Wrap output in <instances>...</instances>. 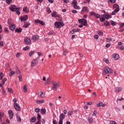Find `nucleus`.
<instances>
[{"instance_id": "nucleus-1", "label": "nucleus", "mask_w": 124, "mask_h": 124, "mask_svg": "<svg viewBox=\"0 0 124 124\" xmlns=\"http://www.w3.org/2000/svg\"><path fill=\"white\" fill-rule=\"evenodd\" d=\"M9 9L12 12H16L17 15H20V14H21L20 11H19L20 9V8L17 7L14 5H11V6L9 7Z\"/></svg>"}, {"instance_id": "nucleus-2", "label": "nucleus", "mask_w": 124, "mask_h": 124, "mask_svg": "<svg viewBox=\"0 0 124 124\" xmlns=\"http://www.w3.org/2000/svg\"><path fill=\"white\" fill-rule=\"evenodd\" d=\"M103 74V75H106V74H113V70L109 67H105L104 69Z\"/></svg>"}, {"instance_id": "nucleus-3", "label": "nucleus", "mask_w": 124, "mask_h": 124, "mask_svg": "<svg viewBox=\"0 0 124 124\" xmlns=\"http://www.w3.org/2000/svg\"><path fill=\"white\" fill-rule=\"evenodd\" d=\"M54 26H55L56 29H60V28H61V27H63V26H64V24L63 22L56 21L54 23Z\"/></svg>"}, {"instance_id": "nucleus-4", "label": "nucleus", "mask_w": 124, "mask_h": 124, "mask_svg": "<svg viewBox=\"0 0 124 124\" xmlns=\"http://www.w3.org/2000/svg\"><path fill=\"white\" fill-rule=\"evenodd\" d=\"M52 89L54 91H57V90H58V88L60 87V84H59V83L53 82L52 83Z\"/></svg>"}, {"instance_id": "nucleus-5", "label": "nucleus", "mask_w": 124, "mask_h": 124, "mask_svg": "<svg viewBox=\"0 0 124 124\" xmlns=\"http://www.w3.org/2000/svg\"><path fill=\"white\" fill-rule=\"evenodd\" d=\"M39 60V57H38L31 62V67H33V66H35V65H36V64L38 63Z\"/></svg>"}, {"instance_id": "nucleus-6", "label": "nucleus", "mask_w": 124, "mask_h": 124, "mask_svg": "<svg viewBox=\"0 0 124 124\" xmlns=\"http://www.w3.org/2000/svg\"><path fill=\"white\" fill-rule=\"evenodd\" d=\"M79 23H81V24H82V25H83V26H87V25H88V24L87 23V20L85 19H78V20Z\"/></svg>"}, {"instance_id": "nucleus-7", "label": "nucleus", "mask_w": 124, "mask_h": 124, "mask_svg": "<svg viewBox=\"0 0 124 124\" xmlns=\"http://www.w3.org/2000/svg\"><path fill=\"white\" fill-rule=\"evenodd\" d=\"M8 25H9V28L10 30H11L12 31H14V30H15V28H16V26L14 24L10 25V19L8 20Z\"/></svg>"}, {"instance_id": "nucleus-8", "label": "nucleus", "mask_w": 124, "mask_h": 124, "mask_svg": "<svg viewBox=\"0 0 124 124\" xmlns=\"http://www.w3.org/2000/svg\"><path fill=\"white\" fill-rule=\"evenodd\" d=\"M24 43L26 45H29V44H31V39L29 37H26L24 39Z\"/></svg>"}, {"instance_id": "nucleus-9", "label": "nucleus", "mask_w": 124, "mask_h": 124, "mask_svg": "<svg viewBox=\"0 0 124 124\" xmlns=\"http://www.w3.org/2000/svg\"><path fill=\"white\" fill-rule=\"evenodd\" d=\"M51 16L52 17H54L56 18L58 17V18H60V16H59V14L57 13V12H53L52 13H51Z\"/></svg>"}, {"instance_id": "nucleus-10", "label": "nucleus", "mask_w": 124, "mask_h": 124, "mask_svg": "<svg viewBox=\"0 0 124 124\" xmlns=\"http://www.w3.org/2000/svg\"><path fill=\"white\" fill-rule=\"evenodd\" d=\"M34 23H36V24H37L39 23V24L42 25V26H44L45 25V23L44 22L41 20H39L38 19L35 20Z\"/></svg>"}, {"instance_id": "nucleus-11", "label": "nucleus", "mask_w": 124, "mask_h": 124, "mask_svg": "<svg viewBox=\"0 0 124 124\" xmlns=\"http://www.w3.org/2000/svg\"><path fill=\"white\" fill-rule=\"evenodd\" d=\"M28 19V16L25 15L24 16H21L19 18V19L20 20L21 22H24V21H26Z\"/></svg>"}, {"instance_id": "nucleus-12", "label": "nucleus", "mask_w": 124, "mask_h": 124, "mask_svg": "<svg viewBox=\"0 0 124 124\" xmlns=\"http://www.w3.org/2000/svg\"><path fill=\"white\" fill-rule=\"evenodd\" d=\"M90 10L87 6H84L82 8L81 12H89Z\"/></svg>"}, {"instance_id": "nucleus-13", "label": "nucleus", "mask_w": 124, "mask_h": 124, "mask_svg": "<svg viewBox=\"0 0 124 124\" xmlns=\"http://www.w3.org/2000/svg\"><path fill=\"white\" fill-rule=\"evenodd\" d=\"M14 106L16 110H17V111H20V106H19V104L15 103V105H14Z\"/></svg>"}, {"instance_id": "nucleus-14", "label": "nucleus", "mask_w": 124, "mask_h": 124, "mask_svg": "<svg viewBox=\"0 0 124 124\" xmlns=\"http://www.w3.org/2000/svg\"><path fill=\"white\" fill-rule=\"evenodd\" d=\"M103 17H105V19H108V18H111V16L109 15L108 14L106 13H104V15L103 16Z\"/></svg>"}, {"instance_id": "nucleus-15", "label": "nucleus", "mask_w": 124, "mask_h": 124, "mask_svg": "<svg viewBox=\"0 0 124 124\" xmlns=\"http://www.w3.org/2000/svg\"><path fill=\"white\" fill-rule=\"evenodd\" d=\"M96 105L97 107H100L101 106L102 107H104L105 106H106V104H103V103H102V102H100L99 104H97Z\"/></svg>"}, {"instance_id": "nucleus-16", "label": "nucleus", "mask_w": 124, "mask_h": 124, "mask_svg": "<svg viewBox=\"0 0 124 124\" xmlns=\"http://www.w3.org/2000/svg\"><path fill=\"white\" fill-rule=\"evenodd\" d=\"M9 115V118L11 120L13 118V112L12 110H9L8 111Z\"/></svg>"}, {"instance_id": "nucleus-17", "label": "nucleus", "mask_w": 124, "mask_h": 124, "mask_svg": "<svg viewBox=\"0 0 124 124\" xmlns=\"http://www.w3.org/2000/svg\"><path fill=\"white\" fill-rule=\"evenodd\" d=\"M32 39L33 41H36L39 39V36H38V35H34L33 36Z\"/></svg>"}, {"instance_id": "nucleus-18", "label": "nucleus", "mask_w": 124, "mask_h": 124, "mask_svg": "<svg viewBox=\"0 0 124 124\" xmlns=\"http://www.w3.org/2000/svg\"><path fill=\"white\" fill-rule=\"evenodd\" d=\"M4 116V113L3 112L0 111V123H2V118Z\"/></svg>"}, {"instance_id": "nucleus-19", "label": "nucleus", "mask_w": 124, "mask_h": 124, "mask_svg": "<svg viewBox=\"0 0 124 124\" xmlns=\"http://www.w3.org/2000/svg\"><path fill=\"white\" fill-rule=\"evenodd\" d=\"M112 57L115 60H119L120 59V56H119V54H113Z\"/></svg>"}, {"instance_id": "nucleus-20", "label": "nucleus", "mask_w": 124, "mask_h": 124, "mask_svg": "<svg viewBox=\"0 0 124 124\" xmlns=\"http://www.w3.org/2000/svg\"><path fill=\"white\" fill-rule=\"evenodd\" d=\"M116 93H121L122 92V88L117 87L115 89Z\"/></svg>"}, {"instance_id": "nucleus-21", "label": "nucleus", "mask_w": 124, "mask_h": 124, "mask_svg": "<svg viewBox=\"0 0 124 124\" xmlns=\"http://www.w3.org/2000/svg\"><path fill=\"white\" fill-rule=\"evenodd\" d=\"M23 11L26 12V13H29V12H30V10L28 9V7L26 6L23 8Z\"/></svg>"}, {"instance_id": "nucleus-22", "label": "nucleus", "mask_w": 124, "mask_h": 124, "mask_svg": "<svg viewBox=\"0 0 124 124\" xmlns=\"http://www.w3.org/2000/svg\"><path fill=\"white\" fill-rule=\"evenodd\" d=\"M88 121L89 124H92L93 123V119L92 117H88Z\"/></svg>"}, {"instance_id": "nucleus-23", "label": "nucleus", "mask_w": 124, "mask_h": 124, "mask_svg": "<svg viewBox=\"0 0 124 124\" xmlns=\"http://www.w3.org/2000/svg\"><path fill=\"white\" fill-rule=\"evenodd\" d=\"M41 114H42V115H45L46 114V109L43 108H41Z\"/></svg>"}, {"instance_id": "nucleus-24", "label": "nucleus", "mask_w": 124, "mask_h": 124, "mask_svg": "<svg viewBox=\"0 0 124 124\" xmlns=\"http://www.w3.org/2000/svg\"><path fill=\"white\" fill-rule=\"evenodd\" d=\"M65 118V115H64L63 113H62L60 115V119L63 120V119Z\"/></svg>"}, {"instance_id": "nucleus-25", "label": "nucleus", "mask_w": 124, "mask_h": 124, "mask_svg": "<svg viewBox=\"0 0 124 124\" xmlns=\"http://www.w3.org/2000/svg\"><path fill=\"white\" fill-rule=\"evenodd\" d=\"M30 26H31V24L30 23V22H26L23 25V27L24 28H28V27H30Z\"/></svg>"}, {"instance_id": "nucleus-26", "label": "nucleus", "mask_w": 124, "mask_h": 124, "mask_svg": "<svg viewBox=\"0 0 124 124\" xmlns=\"http://www.w3.org/2000/svg\"><path fill=\"white\" fill-rule=\"evenodd\" d=\"M118 11H120V9H115V10L111 13V15H115L116 13H118Z\"/></svg>"}, {"instance_id": "nucleus-27", "label": "nucleus", "mask_w": 124, "mask_h": 124, "mask_svg": "<svg viewBox=\"0 0 124 124\" xmlns=\"http://www.w3.org/2000/svg\"><path fill=\"white\" fill-rule=\"evenodd\" d=\"M22 29L21 28L19 29L16 28L15 30V32H17V33H19V32H22Z\"/></svg>"}, {"instance_id": "nucleus-28", "label": "nucleus", "mask_w": 124, "mask_h": 124, "mask_svg": "<svg viewBox=\"0 0 124 124\" xmlns=\"http://www.w3.org/2000/svg\"><path fill=\"white\" fill-rule=\"evenodd\" d=\"M35 121H36V118H35L34 116L30 119V122L31 123H35Z\"/></svg>"}, {"instance_id": "nucleus-29", "label": "nucleus", "mask_w": 124, "mask_h": 124, "mask_svg": "<svg viewBox=\"0 0 124 124\" xmlns=\"http://www.w3.org/2000/svg\"><path fill=\"white\" fill-rule=\"evenodd\" d=\"M44 102H45V101H44V100H43L42 101L38 100L36 101V103L38 104H42V103H44Z\"/></svg>"}, {"instance_id": "nucleus-30", "label": "nucleus", "mask_w": 124, "mask_h": 124, "mask_svg": "<svg viewBox=\"0 0 124 124\" xmlns=\"http://www.w3.org/2000/svg\"><path fill=\"white\" fill-rule=\"evenodd\" d=\"M23 92L24 93H27V92H28V88L27 87V85H24L23 87Z\"/></svg>"}, {"instance_id": "nucleus-31", "label": "nucleus", "mask_w": 124, "mask_h": 124, "mask_svg": "<svg viewBox=\"0 0 124 124\" xmlns=\"http://www.w3.org/2000/svg\"><path fill=\"white\" fill-rule=\"evenodd\" d=\"M72 114H73V112H72V110H70L68 112V117H70L71 116H72Z\"/></svg>"}, {"instance_id": "nucleus-32", "label": "nucleus", "mask_w": 124, "mask_h": 124, "mask_svg": "<svg viewBox=\"0 0 124 124\" xmlns=\"http://www.w3.org/2000/svg\"><path fill=\"white\" fill-rule=\"evenodd\" d=\"M119 5L117 3H115L113 5V8H116V9H119Z\"/></svg>"}, {"instance_id": "nucleus-33", "label": "nucleus", "mask_w": 124, "mask_h": 124, "mask_svg": "<svg viewBox=\"0 0 124 124\" xmlns=\"http://www.w3.org/2000/svg\"><path fill=\"white\" fill-rule=\"evenodd\" d=\"M16 119H17V122H19L20 123L22 122V120L21 119V118L20 117V116L16 115Z\"/></svg>"}, {"instance_id": "nucleus-34", "label": "nucleus", "mask_w": 124, "mask_h": 124, "mask_svg": "<svg viewBox=\"0 0 124 124\" xmlns=\"http://www.w3.org/2000/svg\"><path fill=\"white\" fill-rule=\"evenodd\" d=\"M50 78H48L46 79V80L45 83H46V85H49V84H50Z\"/></svg>"}, {"instance_id": "nucleus-35", "label": "nucleus", "mask_w": 124, "mask_h": 124, "mask_svg": "<svg viewBox=\"0 0 124 124\" xmlns=\"http://www.w3.org/2000/svg\"><path fill=\"white\" fill-rule=\"evenodd\" d=\"M34 53H35V51H31L29 52V57H31V56H32V55H33V54H34Z\"/></svg>"}, {"instance_id": "nucleus-36", "label": "nucleus", "mask_w": 124, "mask_h": 124, "mask_svg": "<svg viewBox=\"0 0 124 124\" xmlns=\"http://www.w3.org/2000/svg\"><path fill=\"white\" fill-rule=\"evenodd\" d=\"M73 7L75 9H78V10L80 9V7L77 5H74L73 6Z\"/></svg>"}, {"instance_id": "nucleus-37", "label": "nucleus", "mask_w": 124, "mask_h": 124, "mask_svg": "<svg viewBox=\"0 0 124 124\" xmlns=\"http://www.w3.org/2000/svg\"><path fill=\"white\" fill-rule=\"evenodd\" d=\"M6 81H7V78H4L2 80V83L3 85H4V84H5V82H6Z\"/></svg>"}, {"instance_id": "nucleus-38", "label": "nucleus", "mask_w": 124, "mask_h": 124, "mask_svg": "<svg viewBox=\"0 0 124 124\" xmlns=\"http://www.w3.org/2000/svg\"><path fill=\"white\" fill-rule=\"evenodd\" d=\"M14 74H15V71H12L10 74H9V76L10 77H11V76H12L13 75H14Z\"/></svg>"}, {"instance_id": "nucleus-39", "label": "nucleus", "mask_w": 124, "mask_h": 124, "mask_svg": "<svg viewBox=\"0 0 124 124\" xmlns=\"http://www.w3.org/2000/svg\"><path fill=\"white\" fill-rule=\"evenodd\" d=\"M116 1V0H108V2H110V3H115Z\"/></svg>"}, {"instance_id": "nucleus-40", "label": "nucleus", "mask_w": 124, "mask_h": 124, "mask_svg": "<svg viewBox=\"0 0 124 124\" xmlns=\"http://www.w3.org/2000/svg\"><path fill=\"white\" fill-rule=\"evenodd\" d=\"M41 118V115H40V114H37V120H38V121H39H39H41V120H40Z\"/></svg>"}, {"instance_id": "nucleus-41", "label": "nucleus", "mask_w": 124, "mask_h": 124, "mask_svg": "<svg viewBox=\"0 0 124 124\" xmlns=\"http://www.w3.org/2000/svg\"><path fill=\"white\" fill-rule=\"evenodd\" d=\"M94 16L96 18V19H98V18H100V16H101L98 14H95Z\"/></svg>"}, {"instance_id": "nucleus-42", "label": "nucleus", "mask_w": 124, "mask_h": 124, "mask_svg": "<svg viewBox=\"0 0 124 124\" xmlns=\"http://www.w3.org/2000/svg\"><path fill=\"white\" fill-rule=\"evenodd\" d=\"M6 2L7 4H10L12 2V0H6Z\"/></svg>"}, {"instance_id": "nucleus-43", "label": "nucleus", "mask_w": 124, "mask_h": 124, "mask_svg": "<svg viewBox=\"0 0 124 124\" xmlns=\"http://www.w3.org/2000/svg\"><path fill=\"white\" fill-rule=\"evenodd\" d=\"M29 49H30V47H29V46H26L23 48V51H27V50H29Z\"/></svg>"}, {"instance_id": "nucleus-44", "label": "nucleus", "mask_w": 124, "mask_h": 124, "mask_svg": "<svg viewBox=\"0 0 124 124\" xmlns=\"http://www.w3.org/2000/svg\"><path fill=\"white\" fill-rule=\"evenodd\" d=\"M34 112L36 113H39L40 112V109L37 108L34 109Z\"/></svg>"}, {"instance_id": "nucleus-45", "label": "nucleus", "mask_w": 124, "mask_h": 124, "mask_svg": "<svg viewBox=\"0 0 124 124\" xmlns=\"http://www.w3.org/2000/svg\"><path fill=\"white\" fill-rule=\"evenodd\" d=\"M2 78H3V74L2 72L0 73V80H2Z\"/></svg>"}, {"instance_id": "nucleus-46", "label": "nucleus", "mask_w": 124, "mask_h": 124, "mask_svg": "<svg viewBox=\"0 0 124 124\" xmlns=\"http://www.w3.org/2000/svg\"><path fill=\"white\" fill-rule=\"evenodd\" d=\"M96 114H97V111H96V110H94L93 114V117H95V116H96Z\"/></svg>"}, {"instance_id": "nucleus-47", "label": "nucleus", "mask_w": 124, "mask_h": 124, "mask_svg": "<svg viewBox=\"0 0 124 124\" xmlns=\"http://www.w3.org/2000/svg\"><path fill=\"white\" fill-rule=\"evenodd\" d=\"M96 14V13H95L94 12H90V15H91L92 16H95Z\"/></svg>"}, {"instance_id": "nucleus-48", "label": "nucleus", "mask_w": 124, "mask_h": 124, "mask_svg": "<svg viewBox=\"0 0 124 124\" xmlns=\"http://www.w3.org/2000/svg\"><path fill=\"white\" fill-rule=\"evenodd\" d=\"M110 24L112 26H115L116 25V23L114 21H110Z\"/></svg>"}, {"instance_id": "nucleus-49", "label": "nucleus", "mask_w": 124, "mask_h": 124, "mask_svg": "<svg viewBox=\"0 0 124 124\" xmlns=\"http://www.w3.org/2000/svg\"><path fill=\"white\" fill-rule=\"evenodd\" d=\"M19 81L20 82H22V75H18Z\"/></svg>"}, {"instance_id": "nucleus-50", "label": "nucleus", "mask_w": 124, "mask_h": 124, "mask_svg": "<svg viewBox=\"0 0 124 124\" xmlns=\"http://www.w3.org/2000/svg\"><path fill=\"white\" fill-rule=\"evenodd\" d=\"M104 25L105 26H109L110 23L109 22V21H106L104 23Z\"/></svg>"}, {"instance_id": "nucleus-51", "label": "nucleus", "mask_w": 124, "mask_h": 124, "mask_svg": "<svg viewBox=\"0 0 124 124\" xmlns=\"http://www.w3.org/2000/svg\"><path fill=\"white\" fill-rule=\"evenodd\" d=\"M78 4V3L77 2V1H76V0H74L73 1V4H74V5H76Z\"/></svg>"}, {"instance_id": "nucleus-52", "label": "nucleus", "mask_w": 124, "mask_h": 124, "mask_svg": "<svg viewBox=\"0 0 124 124\" xmlns=\"http://www.w3.org/2000/svg\"><path fill=\"white\" fill-rule=\"evenodd\" d=\"M8 92L10 93H13L12 89L11 88H8Z\"/></svg>"}, {"instance_id": "nucleus-53", "label": "nucleus", "mask_w": 124, "mask_h": 124, "mask_svg": "<svg viewBox=\"0 0 124 124\" xmlns=\"http://www.w3.org/2000/svg\"><path fill=\"white\" fill-rule=\"evenodd\" d=\"M39 97H44V93H43V92H42L40 94Z\"/></svg>"}, {"instance_id": "nucleus-54", "label": "nucleus", "mask_w": 124, "mask_h": 124, "mask_svg": "<svg viewBox=\"0 0 124 124\" xmlns=\"http://www.w3.org/2000/svg\"><path fill=\"white\" fill-rule=\"evenodd\" d=\"M106 40H107V42H110V41H112V39L111 38H107Z\"/></svg>"}, {"instance_id": "nucleus-55", "label": "nucleus", "mask_w": 124, "mask_h": 124, "mask_svg": "<svg viewBox=\"0 0 124 124\" xmlns=\"http://www.w3.org/2000/svg\"><path fill=\"white\" fill-rule=\"evenodd\" d=\"M13 102H14V105H15V104H17V99H13Z\"/></svg>"}, {"instance_id": "nucleus-56", "label": "nucleus", "mask_w": 124, "mask_h": 124, "mask_svg": "<svg viewBox=\"0 0 124 124\" xmlns=\"http://www.w3.org/2000/svg\"><path fill=\"white\" fill-rule=\"evenodd\" d=\"M98 33L99 35H103V32L101 31H98Z\"/></svg>"}, {"instance_id": "nucleus-57", "label": "nucleus", "mask_w": 124, "mask_h": 124, "mask_svg": "<svg viewBox=\"0 0 124 124\" xmlns=\"http://www.w3.org/2000/svg\"><path fill=\"white\" fill-rule=\"evenodd\" d=\"M100 22H104V21H105V18L104 17H101L100 18Z\"/></svg>"}, {"instance_id": "nucleus-58", "label": "nucleus", "mask_w": 124, "mask_h": 124, "mask_svg": "<svg viewBox=\"0 0 124 124\" xmlns=\"http://www.w3.org/2000/svg\"><path fill=\"white\" fill-rule=\"evenodd\" d=\"M121 26L119 27V29H122V28H124V23H122L120 24Z\"/></svg>"}, {"instance_id": "nucleus-59", "label": "nucleus", "mask_w": 124, "mask_h": 124, "mask_svg": "<svg viewBox=\"0 0 124 124\" xmlns=\"http://www.w3.org/2000/svg\"><path fill=\"white\" fill-rule=\"evenodd\" d=\"M16 73L17 74H20V73H21V72H20V70H18V68H17V69H16Z\"/></svg>"}, {"instance_id": "nucleus-60", "label": "nucleus", "mask_w": 124, "mask_h": 124, "mask_svg": "<svg viewBox=\"0 0 124 124\" xmlns=\"http://www.w3.org/2000/svg\"><path fill=\"white\" fill-rule=\"evenodd\" d=\"M104 61L106 62V63H109V60L108 59H104Z\"/></svg>"}, {"instance_id": "nucleus-61", "label": "nucleus", "mask_w": 124, "mask_h": 124, "mask_svg": "<svg viewBox=\"0 0 124 124\" xmlns=\"http://www.w3.org/2000/svg\"><path fill=\"white\" fill-rule=\"evenodd\" d=\"M62 121H63V120L60 119V120H59V121L58 124H63V122H62Z\"/></svg>"}, {"instance_id": "nucleus-62", "label": "nucleus", "mask_w": 124, "mask_h": 124, "mask_svg": "<svg viewBox=\"0 0 124 124\" xmlns=\"http://www.w3.org/2000/svg\"><path fill=\"white\" fill-rule=\"evenodd\" d=\"M81 31V29H74V31H75V32H76V31L78 32V31Z\"/></svg>"}, {"instance_id": "nucleus-63", "label": "nucleus", "mask_w": 124, "mask_h": 124, "mask_svg": "<svg viewBox=\"0 0 124 124\" xmlns=\"http://www.w3.org/2000/svg\"><path fill=\"white\" fill-rule=\"evenodd\" d=\"M72 13H74V14H76L77 13H78L77 11L74 10L72 11Z\"/></svg>"}, {"instance_id": "nucleus-64", "label": "nucleus", "mask_w": 124, "mask_h": 124, "mask_svg": "<svg viewBox=\"0 0 124 124\" xmlns=\"http://www.w3.org/2000/svg\"><path fill=\"white\" fill-rule=\"evenodd\" d=\"M110 124H117V123L115 121H111Z\"/></svg>"}]
</instances>
